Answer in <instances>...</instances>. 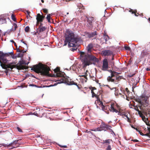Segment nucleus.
Listing matches in <instances>:
<instances>
[{
  "label": "nucleus",
  "mask_w": 150,
  "mask_h": 150,
  "mask_svg": "<svg viewBox=\"0 0 150 150\" xmlns=\"http://www.w3.org/2000/svg\"><path fill=\"white\" fill-rule=\"evenodd\" d=\"M87 75H88L87 74H86V75H82L81 76H80L81 77H84L86 79H87Z\"/></svg>",
  "instance_id": "nucleus-39"
},
{
  "label": "nucleus",
  "mask_w": 150,
  "mask_h": 150,
  "mask_svg": "<svg viewBox=\"0 0 150 150\" xmlns=\"http://www.w3.org/2000/svg\"><path fill=\"white\" fill-rule=\"evenodd\" d=\"M16 129H17L18 131L20 132H23V131L22 129L20 128L19 127H17Z\"/></svg>",
  "instance_id": "nucleus-36"
},
{
  "label": "nucleus",
  "mask_w": 150,
  "mask_h": 150,
  "mask_svg": "<svg viewBox=\"0 0 150 150\" xmlns=\"http://www.w3.org/2000/svg\"><path fill=\"white\" fill-rule=\"evenodd\" d=\"M85 9L84 7L83 6H82V7L81 8V9L84 10Z\"/></svg>",
  "instance_id": "nucleus-56"
},
{
  "label": "nucleus",
  "mask_w": 150,
  "mask_h": 150,
  "mask_svg": "<svg viewBox=\"0 0 150 150\" xmlns=\"http://www.w3.org/2000/svg\"><path fill=\"white\" fill-rule=\"evenodd\" d=\"M86 132H87V133H88L89 132L88 130H87L86 131Z\"/></svg>",
  "instance_id": "nucleus-64"
},
{
  "label": "nucleus",
  "mask_w": 150,
  "mask_h": 150,
  "mask_svg": "<svg viewBox=\"0 0 150 150\" xmlns=\"http://www.w3.org/2000/svg\"><path fill=\"white\" fill-rule=\"evenodd\" d=\"M33 112H30L28 114V115H33Z\"/></svg>",
  "instance_id": "nucleus-54"
},
{
  "label": "nucleus",
  "mask_w": 150,
  "mask_h": 150,
  "mask_svg": "<svg viewBox=\"0 0 150 150\" xmlns=\"http://www.w3.org/2000/svg\"><path fill=\"white\" fill-rule=\"evenodd\" d=\"M42 10L43 11V12L46 14H47L48 13V10L47 9L43 8L42 9Z\"/></svg>",
  "instance_id": "nucleus-35"
},
{
  "label": "nucleus",
  "mask_w": 150,
  "mask_h": 150,
  "mask_svg": "<svg viewBox=\"0 0 150 150\" xmlns=\"http://www.w3.org/2000/svg\"><path fill=\"white\" fill-rule=\"evenodd\" d=\"M141 117L142 118V120L146 123L147 125L149 126L150 125L148 117H146L144 114L143 115L142 117Z\"/></svg>",
  "instance_id": "nucleus-16"
},
{
  "label": "nucleus",
  "mask_w": 150,
  "mask_h": 150,
  "mask_svg": "<svg viewBox=\"0 0 150 150\" xmlns=\"http://www.w3.org/2000/svg\"><path fill=\"white\" fill-rule=\"evenodd\" d=\"M31 70L37 73H40L41 75L44 76H50L49 71L50 70V69L47 66L43 65L41 63L33 65Z\"/></svg>",
  "instance_id": "nucleus-5"
},
{
  "label": "nucleus",
  "mask_w": 150,
  "mask_h": 150,
  "mask_svg": "<svg viewBox=\"0 0 150 150\" xmlns=\"http://www.w3.org/2000/svg\"><path fill=\"white\" fill-rule=\"evenodd\" d=\"M6 56V54L0 52V62L1 61V59L3 57H4Z\"/></svg>",
  "instance_id": "nucleus-23"
},
{
  "label": "nucleus",
  "mask_w": 150,
  "mask_h": 150,
  "mask_svg": "<svg viewBox=\"0 0 150 150\" xmlns=\"http://www.w3.org/2000/svg\"><path fill=\"white\" fill-rule=\"evenodd\" d=\"M18 57H23V54H21L20 53H19L18 54Z\"/></svg>",
  "instance_id": "nucleus-40"
},
{
  "label": "nucleus",
  "mask_w": 150,
  "mask_h": 150,
  "mask_svg": "<svg viewBox=\"0 0 150 150\" xmlns=\"http://www.w3.org/2000/svg\"><path fill=\"white\" fill-rule=\"evenodd\" d=\"M104 38L105 40V42H106L107 39L109 40V37H108V36L107 35H105L104 36Z\"/></svg>",
  "instance_id": "nucleus-26"
},
{
  "label": "nucleus",
  "mask_w": 150,
  "mask_h": 150,
  "mask_svg": "<svg viewBox=\"0 0 150 150\" xmlns=\"http://www.w3.org/2000/svg\"><path fill=\"white\" fill-rule=\"evenodd\" d=\"M52 14H48L47 16V17H46V18L47 19L48 22L49 23H51V21H50L51 19V16H52Z\"/></svg>",
  "instance_id": "nucleus-21"
},
{
  "label": "nucleus",
  "mask_w": 150,
  "mask_h": 150,
  "mask_svg": "<svg viewBox=\"0 0 150 150\" xmlns=\"http://www.w3.org/2000/svg\"><path fill=\"white\" fill-rule=\"evenodd\" d=\"M21 42H23V39H22L21 40Z\"/></svg>",
  "instance_id": "nucleus-61"
},
{
  "label": "nucleus",
  "mask_w": 150,
  "mask_h": 150,
  "mask_svg": "<svg viewBox=\"0 0 150 150\" xmlns=\"http://www.w3.org/2000/svg\"><path fill=\"white\" fill-rule=\"evenodd\" d=\"M28 63H26L23 61H20L16 65L13 64V68H16L18 70L26 69H28L27 67L26 66H23V65H28Z\"/></svg>",
  "instance_id": "nucleus-8"
},
{
  "label": "nucleus",
  "mask_w": 150,
  "mask_h": 150,
  "mask_svg": "<svg viewBox=\"0 0 150 150\" xmlns=\"http://www.w3.org/2000/svg\"><path fill=\"white\" fill-rule=\"evenodd\" d=\"M23 43H24L25 45V47L26 48H28L27 45V44L25 43V41H23Z\"/></svg>",
  "instance_id": "nucleus-43"
},
{
  "label": "nucleus",
  "mask_w": 150,
  "mask_h": 150,
  "mask_svg": "<svg viewBox=\"0 0 150 150\" xmlns=\"http://www.w3.org/2000/svg\"><path fill=\"white\" fill-rule=\"evenodd\" d=\"M111 76H109L107 78V80L108 81L113 82L115 84H117L121 79H122V77L119 76L118 74H120L115 71L110 70Z\"/></svg>",
  "instance_id": "nucleus-7"
},
{
  "label": "nucleus",
  "mask_w": 150,
  "mask_h": 150,
  "mask_svg": "<svg viewBox=\"0 0 150 150\" xmlns=\"http://www.w3.org/2000/svg\"><path fill=\"white\" fill-rule=\"evenodd\" d=\"M18 140H16L14 141L13 142L7 145L6 144H4V146H7L8 147L12 146L13 145L17 144L18 143Z\"/></svg>",
  "instance_id": "nucleus-20"
},
{
  "label": "nucleus",
  "mask_w": 150,
  "mask_h": 150,
  "mask_svg": "<svg viewBox=\"0 0 150 150\" xmlns=\"http://www.w3.org/2000/svg\"><path fill=\"white\" fill-rule=\"evenodd\" d=\"M61 147H62L65 148H66L67 147V146H66V145L61 146Z\"/></svg>",
  "instance_id": "nucleus-50"
},
{
  "label": "nucleus",
  "mask_w": 150,
  "mask_h": 150,
  "mask_svg": "<svg viewBox=\"0 0 150 150\" xmlns=\"http://www.w3.org/2000/svg\"><path fill=\"white\" fill-rule=\"evenodd\" d=\"M108 68V63L107 59H105L103 61V64L101 69L103 71H106L107 70Z\"/></svg>",
  "instance_id": "nucleus-11"
},
{
  "label": "nucleus",
  "mask_w": 150,
  "mask_h": 150,
  "mask_svg": "<svg viewBox=\"0 0 150 150\" xmlns=\"http://www.w3.org/2000/svg\"><path fill=\"white\" fill-rule=\"evenodd\" d=\"M66 32L67 34L65 35V40L64 41V45H67V43H68L69 47H74L71 49V50L74 51L77 50V48H76V44L78 41V39L74 37V33L70 30L67 29Z\"/></svg>",
  "instance_id": "nucleus-4"
},
{
  "label": "nucleus",
  "mask_w": 150,
  "mask_h": 150,
  "mask_svg": "<svg viewBox=\"0 0 150 150\" xmlns=\"http://www.w3.org/2000/svg\"><path fill=\"white\" fill-rule=\"evenodd\" d=\"M55 74L52 75V76L53 77H57L60 78L58 81V83H66L68 85H75L76 86L79 88H80L77 85V83L74 82L72 79L70 78H68L66 79H64V77H65V73L60 71V68L59 67H57L54 70Z\"/></svg>",
  "instance_id": "nucleus-3"
},
{
  "label": "nucleus",
  "mask_w": 150,
  "mask_h": 150,
  "mask_svg": "<svg viewBox=\"0 0 150 150\" xmlns=\"http://www.w3.org/2000/svg\"><path fill=\"white\" fill-rule=\"evenodd\" d=\"M125 91H126L128 94V93L129 92V91L128 89L127 88H125Z\"/></svg>",
  "instance_id": "nucleus-42"
},
{
  "label": "nucleus",
  "mask_w": 150,
  "mask_h": 150,
  "mask_svg": "<svg viewBox=\"0 0 150 150\" xmlns=\"http://www.w3.org/2000/svg\"><path fill=\"white\" fill-rule=\"evenodd\" d=\"M134 75V74H130L129 75V76L130 77H131L132 76H133Z\"/></svg>",
  "instance_id": "nucleus-49"
},
{
  "label": "nucleus",
  "mask_w": 150,
  "mask_h": 150,
  "mask_svg": "<svg viewBox=\"0 0 150 150\" xmlns=\"http://www.w3.org/2000/svg\"><path fill=\"white\" fill-rule=\"evenodd\" d=\"M27 14L26 15L27 17V18H28V17H30V12H29L28 11H27Z\"/></svg>",
  "instance_id": "nucleus-38"
},
{
  "label": "nucleus",
  "mask_w": 150,
  "mask_h": 150,
  "mask_svg": "<svg viewBox=\"0 0 150 150\" xmlns=\"http://www.w3.org/2000/svg\"><path fill=\"white\" fill-rule=\"evenodd\" d=\"M93 47V45L92 43H90L88 44V45L86 47V49L88 53H91Z\"/></svg>",
  "instance_id": "nucleus-17"
},
{
  "label": "nucleus",
  "mask_w": 150,
  "mask_h": 150,
  "mask_svg": "<svg viewBox=\"0 0 150 150\" xmlns=\"http://www.w3.org/2000/svg\"><path fill=\"white\" fill-rule=\"evenodd\" d=\"M88 72V70H86V73H85V74H84V75H86V74H87V73H86V72Z\"/></svg>",
  "instance_id": "nucleus-58"
},
{
  "label": "nucleus",
  "mask_w": 150,
  "mask_h": 150,
  "mask_svg": "<svg viewBox=\"0 0 150 150\" xmlns=\"http://www.w3.org/2000/svg\"><path fill=\"white\" fill-rule=\"evenodd\" d=\"M148 97L142 95L138 98L135 99V101L139 103L138 105L140 110H142V113L146 117H150V109L146 108L149 105V101Z\"/></svg>",
  "instance_id": "nucleus-1"
},
{
  "label": "nucleus",
  "mask_w": 150,
  "mask_h": 150,
  "mask_svg": "<svg viewBox=\"0 0 150 150\" xmlns=\"http://www.w3.org/2000/svg\"><path fill=\"white\" fill-rule=\"evenodd\" d=\"M10 41H11V42H13V43H14V44H16V42H14V41L13 40H11Z\"/></svg>",
  "instance_id": "nucleus-53"
},
{
  "label": "nucleus",
  "mask_w": 150,
  "mask_h": 150,
  "mask_svg": "<svg viewBox=\"0 0 150 150\" xmlns=\"http://www.w3.org/2000/svg\"><path fill=\"white\" fill-rule=\"evenodd\" d=\"M147 129L149 132H150V126L147 127Z\"/></svg>",
  "instance_id": "nucleus-52"
},
{
  "label": "nucleus",
  "mask_w": 150,
  "mask_h": 150,
  "mask_svg": "<svg viewBox=\"0 0 150 150\" xmlns=\"http://www.w3.org/2000/svg\"><path fill=\"white\" fill-rule=\"evenodd\" d=\"M136 13H134V15L135 16H138V15H137V14H138L139 15L138 13H137V14Z\"/></svg>",
  "instance_id": "nucleus-51"
},
{
  "label": "nucleus",
  "mask_w": 150,
  "mask_h": 150,
  "mask_svg": "<svg viewBox=\"0 0 150 150\" xmlns=\"http://www.w3.org/2000/svg\"><path fill=\"white\" fill-rule=\"evenodd\" d=\"M41 1L42 3H44V1L43 0H41Z\"/></svg>",
  "instance_id": "nucleus-59"
},
{
  "label": "nucleus",
  "mask_w": 150,
  "mask_h": 150,
  "mask_svg": "<svg viewBox=\"0 0 150 150\" xmlns=\"http://www.w3.org/2000/svg\"><path fill=\"white\" fill-rule=\"evenodd\" d=\"M129 12H132V14H134V13H137V11L136 10H134V11H133L132 9H131L129 11Z\"/></svg>",
  "instance_id": "nucleus-33"
},
{
  "label": "nucleus",
  "mask_w": 150,
  "mask_h": 150,
  "mask_svg": "<svg viewBox=\"0 0 150 150\" xmlns=\"http://www.w3.org/2000/svg\"><path fill=\"white\" fill-rule=\"evenodd\" d=\"M6 22V20L5 18H0V24H2Z\"/></svg>",
  "instance_id": "nucleus-25"
},
{
  "label": "nucleus",
  "mask_w": 150,
  "mask_h": 150,
  "mask_svg": "<svg viewBox=\"0 0 150 150\" xmlns=\"http://www.w3.org/2000/svg\"><path fill=\"white\" fill-rule=\"evenodd\" d=\"M112 60H113L114 59V57L113 56L112 57Z\"/></svg>",
  "instance_id": "nucleus-60"
},
{
  "label": "nucleus",
  "mask_w": 150,
  "mask_h": 150,
  "mask_svg": "<svg viewBox=\"0 0 150 150\" xmlns=\"http://www.w3.org/2000/svg\"><path fill=\"white\" fill-rule=\"evenodd\" d=\"M148 20L150 22V17L148 19Z\"/></svg>",
  "instance_id": "nucleus-63"
},
{
  "label": "nucleus",
  "mask_w": 150,
  "mask_h": 150,
  "mask_svg": "<svg viewBox=\"0 0 150 150\" xmlns=\"http://www.w3.org/2000/svg\"><path fill=\"white\" fill-rule=\"evenodd\" d=\"M45 18V16L40 13L37 14L36 16L37 25H38L40 22H43Z\"/></svg>",
  "instance_id": "nucleus-10"
},
{
  "label": "nucleus",
  "mask_w": 150,
  "mask_h": 150,
  "mask_svg": "<svg viewBox=\"0 0 150 150\" xmlns=\"http://www.w3.org/2000/svg\"><path fill=\"white\" fill-rule=\"evenodd\" d=\"M96 32L92 33L88 32L86 34V36L89 38H96Z\"/></svg>",
  "instance_id": "nucleus-15"
},
{
  "label": "nucleus",
  "mask_w": 150,
  "mask_h": 150,
  "mask_svg": "<svg viewBox=\"0 0 150 150\" xmlns=\"http://www.w3.org/2000/svg\"><path fill=\"white\" fill-rule=\"evenodd\" d=\"M91 131H100L101 130H100V127H99L98 128H97L96 129H95L94 130H93V129H91Z\"/></svg>",
  "instance_id": "nucleus-37"
},
{
  "label": "nucleus",
  "mask_w": 150,
  "mask_h": 150,
  "mask_svg": "<svg viewBox=\"0 0 150 150\" xmlns=\"http://www.w3.org/2000/svg\"><path fill=\"white\" fill-rule=\"evenodd\" d=\"M39 32L41 33L45 31L46 29V28L45 26H42L41 27H39Z\"/></svg>",
  "instance_id": "nucleus-22"
},
{
  "label": "nucleus",
  "mask_w": 150,
  "mask_h": 150,
  "mask_svg": "<svg viewBox=\"0 0 150 150\" xmlns=\"http://www.w3.org/2000/svg\"><path fill=\"white\" fill-rule=\"evenodd\" d=\"M146 70L147 71H150V68H146Z\"/></svg>",
  "instance_id": "nucleus-55"
},
{
  "label": "nucleus",
  "mask_w": 150,
  "mask_h": 150,
  "mask_svg": "<svg viewBox=\"0 0 150 150\" xmlns=\"http://www.w3.org/2000/svg\"><path fill=\"white\" fill-rule=\"evenodd\" d=\"M42 23H40V26H41L42 25Z\"/></svg>",
  "instance_id": "nucleus-62"
},
{
  "label": "nucleus",
  "mask_w": 150,
  "mask_h": 150,
  "mask_svg": "<svg viewBox=\"0 0 150 150\" xmlns=\"http://www.w3.org/2000/svg\"><path fill=\"white\" fill-rule=\"evenodd\" d=\"M0 63H1L0 66L3 69H6L7 68H8L11 69H13V64H15V63L12 62L9 64H3L2 63V61H1Z\"/></svg>",
  "instance_id": "nucleus-9"
},
{
  "label": "nucleus",
  "mask_w": 150,
  "mask_h": 150,
  "mask_svg": "<svg viewBox=\"0 0 150 150\" xmlns=\"http://www.w3.org/2000/svg\"><path fill=\"white\" fill-rule=\"evenodd\" d=\"M4 71L6 74H7L8 73V71L6 70Z\"/></svg>",
  "instance_id": "nucleus-57"
},
{
  "label": "nucleus",
  "mask_w": 150,
  "mask_h": 150,
  "mask_svg": "<svg viewBox=\"0 0 150 150\" xmlns=\"http://www.w3.org/2000/svg\"><path fill=\"white\" fill-rule=\"evenodd\" d=\"M11 18L14 21H16V18H15V16L13 14H12L11 15Z\"/></svg>",
  "instance_id": "nucleus-29"
},
{
  "label": "nucleus",
  "mask_w": 150,
  "mask_h": 150,
  "mask_svg": "<svg viewBox=\"0 0 150 150\" xmlns=\"http://www.w3.org/2000/svg\"><path fill=\"white\" fill-rule=\"evenodd\" d=\"M109 127H110L105 124L104 122H102L100 126L101 131H106L109 129Z\"/></svg>",
  "instance_id": "nucleus-13"
},
{
  "label": "nucleus",
  "mask_w": 150,
  "mask_h": 150,
  "mask_svg": "<svg viewBox=\"0 0 150 150\" xmlns=\"http://www.w3.org/2000/svg\"><path fill=\"white\" fill-rule=\"evenodd\" d=\"M26 51L25 50H21V52H22L23 53H24L26 52Z\"/></svg>",
  "instance_id": "nucleus-45"
},
{
  "label": "nucleus",
  "mask_w": 150,
  "mask_h": 150,
  "mask_svg": "<svg viewBox=\"0 0 150 150\" xmlns=\"http://www.w3.org/2000/svg\"><path fill=\"white\" fill-rule=\"evenodd\" d=\"M30 29V28L28 26L26 27L25 29V32H29Z\"/></svg>",
  "instance_id": "nucleus-28"
},
{
  "label": "nucleus",
  "mask_w": 150,
  "mask_h": 150,
  "mask_svg": "<svg viewBox=\"0 0 150 150\" xmlns=\"http://www.w3.org/2000/svg\"><path fill=\"white\" fill-rule=\"evenodd\" d=\"M134 109L138 111V114L140 117H143V115H144V114L142 113L143 110H139L138 109V107L137 106L134 107Z\"/></svg>",
  "instance_id": "nucleus-18"
},
{
  "label": "nucleus",
  "mask_w": 150,
  "mask_h": 150,
  "mask_svg": "<svg viewBox=\"0 0 150 150\" xmlns=\"http://www.w3.org/2000/svg\"><path fill=\"white\" fill-rule=\"evenodd\" d=\"M110 139H108L105 141H103V143H107V144H109L110 142Z\"/></svg>",
  "instance_id": "nucleus-32"
},
{
  "label": "nucleus",
  "mask_w": 150,
  "mask_h": 150,
  "mask_svg": "<svg viewBox=\"0 0 150 150\" xmlns=\"http://www.w3.org/2000/svg\"><path fill=\"white\" fill-rule=\"evenodd\" d=\"M80 59L83 64V67H86L94 62H98L99 60L95 56L90 54H86L84 52L80 51Z\"/></svg>",
  "instance_id": "nucleus-2"
},
{
  "label": "nucleus",
  "mask_w": 150,
  "mask_h": 150,
  "mask_svg": "<svg viewBox=\"0 0 150 150\" xmlns=\"http://www.w3.org/2000/svg\"><path fill=\"white\" fill-rule=\"evenodd\" d=\"M29 86H36L35 85L32 84H30L29 85Z\"/></svg>",
  "instance_id": "nucleus-48"
},
{
  "label": "nucleus",
  "mask_w": 150,
  "mask_h": 150,
  "mask_svg": "<svg viewBox=\"0 0 150 150\" xmlns=\"http://www.w3.org/2000/svg\"><path fill=\"white\" fill-rule=\"evenodd\" d=\"M132 141L134 142H139V141L137 139H134L132 140Z\"/></svg>",
  "instance_id": "nucleus-46"
},
{
  "label": "nucleus",
  "mask_w": 150,
  "mask_h": 150,
  "mask_svg": "<svg viewBox=\"0 0 150 150\" xmlns=\"http://www.w3.org/2000/svg\"><path fill=\"white\" fill-rule=\"evenodd\" d=\"M111 148L110 145H108L106 149V150H111Z\"/></svg>",
  "instance_id": "nucleus-34"
},
{
  "label": "nucleus",
  "mask_w": 150,
  "mask_h": 150,
  "mask_svg": "<svg viewBox=\"0 0 150 150\" xmlns=\"http://www.w3.org/2000/svg\"><path fill=\"white\" fill-rule=\"evenodd\" d=\"M110 110L112 112H118V115L122 116L123 118L126 117L127 119V121L129 122V118L127 116V114L126 115V113L124 112H120V106L117 105H115L114 103H112L110 105V107L109 108Z\"/></svg>",
  "instance_id": "nucleus-6"
},
{
  "label": "nucleus",
  "mask_w": 150,
  "mask_h": 150,
  "mask_svg": "<svg viewBox=\"0 0 150 150\" xmlns=\"http://www.w3.org/2000/svg\"><path fill=\"white\" fill-rule=\"evenodd\" d=\"M139 132L140 133V134L141 135H142V136H144V134L142 132H141L139 131Z\"/></svg>",
  "instance_id": "nucleus-47"
},
{
  "label": "nucleus",
  "mask_w": 150,
  "mask_h": 150,
  "mask_svg": "<svg viewBox=\"0 0 150 150\" xmlns=\"http://www.w3.org/2000/svg\"><path fill=\"white\" fill-rule=\"evenodd\" d=\"M13 26L14 27V29L13 30V31H14L16 30V29L18 27V26H17V25L16 23H13Z\"/></svg>",
  "instance_id": "nucleus-31"
},
{
  "label": "nucleus",
  "mask_w": 150,
  "mask_h": 150,
  "mask_svg": "<svg viewBox=\"0 0 150 150\" xmlns=\"http://www.w3.org/2000/svg\"><path fill=\"white\" fill-rule=\"evenodd\" d=\"M17 52H21V50L19 48H18L17 49Z\"/></svg>",
  "instance_id": "nucleus-44"
},
{
  "label": "nucleus",
  "mask_w": 150,
  "mask_h": 150,
  "mask_svg": "<svg viewBox=\"0 0 150 150\" xmlns=\"http://www.w3.org/2000/svg\"><path fill=\"white\" fill-rule=\"evenodd\" d=\"M96 89L95 87H94L91 90V92L92 93V97L93 98L95 97H96L98 99V96L94 92V90H96Z\"/></svg>",
  "instance_id": "nucleus-19"
},
{
  "label": "nucleus",
  "mask_w": 150,
  "mask_h": 150,
  "mask_svg": "<svg viewBox=\"0 0 150 150\" xmlns=\"http://www.w3.org/2000/svg\"><path fill=\"white\" fill-rule=\"evenodd\" d=\"M5 54H6V56H9L10 55H11L12 58L14 59L15 58L13 52L8 53H5Z\"/></svg>",
  "instance_id": "nucleus-24"
},
{
  "label": "nucleus",
  "mask_w": 150,
  "mask_h": 150,
  "mask_svg": "<svg viewBox=\"0 0 150 150\" xmlns=\"http://www.w3.org/2000/svg\"><path fill=\"white\" fill-rule=\"evenodd\" d=\"M102 54L105 56H110L113 54V52L109 50H104L102 51Z\"/></svg>",
  "instance_id": "nucleus-14"
},
{
  "label": "nucleus",
  "mask_w": 150,
  "mask_h": 150,
  "mask_svg": "<svg viewBox=\"0 0 150 150\" xmlns=\"http://www.w3.org/2000/svg\"><path fill=\"white\" fill-rule=\"evenodd\" d=\"M33 115H36V116H38V114L36 112H35L33 113Z\"/></svg>",
  "instance_id": "nucleus-41"
},
{
  "label": "nucleus",
  "mask_w": 150,
  "mask_h": 150,
  "mask_svg": "<svg viewBox=\"0 0 150 150\" xmlns=\"http://www.w3.org/2000/svg\"><path fill=\"white\" fill-rule=\"evenodd\" d=\"M1 60L3 62L4 64L6 63L8 61V60L4 58V57H3Z\"/></svg>",
  "instance_id": "nucleus-27"
},
{
  "label": "nucleus",
  "mask_w": 150,
  "mask_h": 150,
  "mask_svg": "<svg viewBox=\"0 0 150 150\" xmlns=\"http://www.w3.org/2000/svg\"><path fill=\"white\" fill-rule=\"evenodd\" d=\"M94 20V18L92 17H89L87 19V26L91 28L93 27L92 22Z\"/></svg>",
  "instance_id": "nucleus-12"
},
{
  "label": "nucleus",
  "mask_w": 150,
  "mask_h": 150,
  "mask_svg": "<svg viewBox=\"0 0 150 150\" xmlns=\"http://www.w3.org/2000/svg\"><path fill=\"white\" fill-rule=\"evenodd\" d=\"M124 48L126 50L129 51L131 50L129 46H124Z\"/></svg>",
  "instance_id": "nucleus-30"
}]
</instances>
